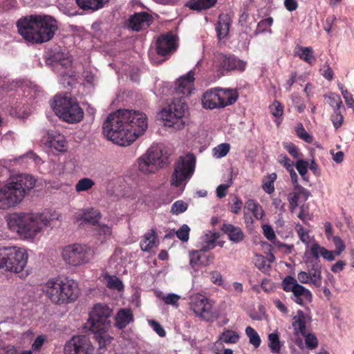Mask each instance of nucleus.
<instances>
[{"mask_svg": "<svg viewBox=\"0 0 354 354\" xmlns=\"http://www.w3.org/2000/svg\"><path fill=\"white\" fill-rule=\"evenodd\" d=\"M147 127V117L144 113L120 109L108 115L103 124V133L114 144L127 147L144 134Z\"/></svg>", "mask_w": 354, "mask_h": 354, "instance_id": "nucleus-1", "label": "nucleus"}, {"mask_svg": "<svg viewBox=\"0 0 354 354\" xmlns=\"http://www.w3.org/2000/svg\"><path fill=\"white\" fill-rule=\"evenodd\" d=\"M59 218L57 214H52L48 216L39 213H15L8 217L7 224L8 228L22 239L32 241L45 227L50 225V221Z\"/></svg>", "mask_w": 354, "mask_h": 354, "instance_id": "nucleus-2", "label": "nucleus"}, {"mask_svg": "<svg viewBox=\"0 0 354 354\" xmlns=\"http://www.w3.org/2000/svg\"><path fill=\"white\" fill-rule=\"evenodd\" d=\"M19 34L29 42L41 44L50 40L57 26L50 16L30 15L17 21Z\"/></svg>", "mask_w": 354, "mask_h": 354, "instance_id": "nucleus-3", "label": "nucleus"}, {"mask_svg": "<svg viewBox=\"0 0 354 354\" xmlns=\"http://www.w3.org/2000/svg\"><path fill=\"white\" fill-rule=\"evenodd\" d=\"M35 183V178L28 174L11 176L0 188V209H8L19 204Z\"/></svg>", "mask_w": 354, "mask_h": 354, "instance_id": "nucleus-4", "label": "nucleus"}, {"mask_svg": "<svg viewBox=\"0 0 354 354\" xmlns=\"http://www.w3.org/2000/svg\"><path fill=\"white\" fill-rule=\"evenodd\" d=\"M41 292L51 303L63 305L76 300L79 288L77 282L73 279L54 277L41 285Z\"/></svg>", "mask_w": 354, "mask_h": 354, "instance_id": "nucleus-5", "label": "nucleus"}, {"mask_svg": "<svg viewBox=\"0 0 354 354\" xmlns=\"http://www.w3.org/2000/svg\"><path fill=\"white\" fill-rule=\"evenodd\" d=\"M112 310L104 304H96L89 313L86 327L96 335L100 348L109 344L112 338L106 333L111 327Z\"/></svg>", "mask_w": 354, "mask_h": 354, "instance_id": "nucleus-6", "label": "nucleus"}, {"mask_svg": "<svg viewBox=\"0 0 354 354\" xmlns=\"http://www.w3.org/2000/svg\"><path fill=\"white\" fill-rule=\"evenodd\" d=\"M51 106L56 115L68 124L78 123L84 118L83 109L78 102L71 96L57 95Z\"/></svg>", "mask_w": 354, "mask_h": 354, "instance_id": "nucleus-7", "label": "nucleus"}, {"mask_svg": "<svg viewBox=\"0 0 354 354\" xmlns=\"http://www.w3.org/2000/svg\"><path fill=\"white\" fill-rule=\"evenodd\" d=\"M187 114V105L181 100H175L159 111L158 118L165 127L177 131L185 127Z\"/></svg>", "mask_w": 354, "mask_h": 354, "instance_id": "nucleus-8", "label": "nucleus"}, {"mask_svg": "<svg viewBox=\"0 0 354 354\" xmlns=\"http://www.w3.org/2000/svg\"><path fill=\"white\" fill-rule=\"evenodd\" d=\"M95 256V250L87 245L68 244L61 250V257L70 268H79L91 263Z\"/></svg>", "mask_w": 354, "mask_h": 354, "instance_id": "nucleus-9", "label": "nucleus"}, {"mask_svg": "<svg viewBox=\"0 0 354 354\" xmlns=\"http://www.w3.org/2000/svg\"><path fill=\"white\" fill-rule=\"evenodd\" d=\"M196 167V157L191 153L180 156L174 165L171 185L184 188L193 176Z\"/></svg>", "mask_w": 354, "mask_h": 354, "instance_id": "nucleus-10", "label": "nucleus"}, {"mask_svg": "<svg viewBox=\"0 0 354 354\" xmlns=\"http://www.w3.org/2000/svg\"><path fill=\"white\" fill-rule=\"evenodd\" d=\"M213 306V301L205 295L195 294L191 297L189 308L203 320L212 322L218 317V313Z\"/></svg>", "mask_w": 354, "mask_h": 354, "instance_id": "nucleus-11", "label": "nucleus"}, {"mask_svg": "<svg viewBox=\"0 0 354 354\" xmlns=\"http://www.w3.org/2000/svg\"><path fill=\"white\" fill-rule=\"evenodd\" d=\"M4 257L6 269L19 273L27 265L28 254L25 248L14 246L4 248Z\"/></svg>", "mask_w": 354, "mask_h": 354, "instance_id": "nucleus-12", "label": "nucleus"}, {"mask_svg": "<svg viewBox=\"0 0 354 354\" xmlns=\"http://www.w3.org/2000/svg\"><path fill=\"white\" fill-rule=\"evenodd\" d=\"M53 59L54 70L61 76L62 84L72 86L74 82L73 73L62 71V69H68L71 66L72 60L69 53L59 51L54 54Z\"/></svg>", "mask_w": 354, "mask_h": 354, "instance_id": "nucleus-13", "label": "nucleus"}, {"mask_svg": "<svg viewBox=\"0 0 354 354\" xmlns=\"http://www.w3.org/2000/svg\"><path fill=\"white\" fill-rule=\"evenodd\" d=\"M94 348L85 335H77L67 341L64 346V354H92Z\"/></svg>", "mask_w": 354, "mask_h": 354, "instance_id": "nucleus-14", "label": "nucleus"}, {"mask_svg": "<svg viewBox=\"0 0 354 354\" xmlns=\"http://www.w3.org/2000/svg\"><path fill=\"white\" fill-rule=\"evenodd\" d=\"M282 286L285 291L293 293V300L298 304L302 305L304 301L312 300L310 291L299 284L292 277H286L282 281Z\"/></svg>", "mask_w": 354, "mask_h": 354, "instance_id": "nucleus-15", "label": "nucleus"}, {"mask_svg": "<svg viewBox=\"0 0 354 354\" xmlns=\"http://www.w3.org/2000/svg\"><path fill=\"white\" fill-rule=\"evenodd\" d=\"M178 46L176 36L167 33L158 38L156 50L161 56H169L176 50Z\"/></svg>", "mask_w": 354, "mask_h": 354, "instance_id": "nucleus-16", "label": "nucleus"}, {"mask_svg": "<svg viewBox=\"0 0 354 354\" xmlns=\"http://www.w3.org/2000/svg\"><path fill=\"white\" fill-rule=\"evenodd\" d=\"M145 153L159 169L162 168L168 164L169 155L167 147L162 144H155L151 145Z\"/></svg>", "mask_w": 354, "mask_h": 354, "instance_id": "nucleus-17", "label": "nucleus"}, {"mask_svg": "<svg viewBox=\"0 0 354 354\" xmlns=\"http://www.w3.org/2000/svg\"><path fill=\"white\" fill-rule=\"evenodd\" d=\"M308 265V272L301 271L298 273L297 279L301 283H313L315 286H319L322 283L320 266L318 263Z\"/></svg>", "mask_w": 354, "mask_h": 354, "instance_id": "nucleus-18", "label": "nucleus"}, {"mask_svg": "<svg viewBox=\"0 0 354 354\" xmlns=\"http://www.w3.org/2000/svg\"><path fill=\"white\" fill-rule=\"evenodd\" d=\"M217 59L220 62V66L222 69L226 71H238L242 72L245 71L247 65L246 62L234 55L227 56L221 54L218 56Z\"/></svg>", "mask_w": 354, "mask_h": 354, "instance_id": "nucleus-19", "label": "nucleus"}, {"mask_svg": "<svg viewBox=\"0 0 354 354\" xmlns=\"http://www.w3.org/2000/svg\"><path fill=\"white\" fill-rule=\"evenodd\" d=\"M44 142L45 145L59 152L67 150V141L64 136L57 131L48 132L44 137Z\"/></svg>", "mask_w": 354, "mask_h": 354, "instance_id": "nucleus-20", "label": "nucleus"}, {"mask_svg": "<svg viewBox=\"0 0 354 354\" xmlns=\"http://www.w3.org/2000/svg\"><path fill=\"white\" fill-rule=\"evenodd\" d=\"M251 214L257 219H261L264 215V212L262 207L257 202L252 199H248L246 201L243 208L244 219L247 224L253 223Z\"/></svg>", "mask_w": 354, "mask_h": 354, "instance_id": "nucleus-21", "label": "nucleus"}, {"mask_svg": "<svg viewBox=\"0 0 354 354\" xmlns=\"http://www.w3.org/2000/svg\"><path fill=\"white\" fill-rule=\"evenodd\" d=\"M194 72L189 71L186 75L178 78L176 82L175 91L176 93L183 96L189 95L194 89Z\"/></svg>", "mask_w": 354, "mask_h": 354, "instance_id": "nucleus-22", "label": "nucleus"}, {"mask_svg": "<svg viewBox=\"0 0 354 354\" xmlns=\"http://www.w3.org/2000/svg\"><path fill=\"white\" fill-rule=\"evenodd\" d=\"M310 322L311 318L308 315H306L301 310H298L292 319V326L295 335L304 336L307 332V327Z\"/></svg>", "mask_w": 354, "mask_h": 354, "instance_id": "nucleus-23", "label": "nucleus"}, {"mask_svg": "<svg viewBox=\"0 0 354 354\" xmlns=\"http://www.w3.org/2000/svg\"><path fill=\"white\" fill-rule=\"evenodd\" d=\"M151 20V16L146 12L136 13L130 17L129 26L133 30L139 31L148 27Z\"/></svg>", "mask_w": 354, "mask_h": 354, "instance_id": "nucleus-24", "label": "nucleus"}, {"mask_svg": "<svg viewBox=\"0 0 354 354\" xmlns=\"http://www.w3.org/2000/svg\"><path fill=\"white\" fill-rule=\"evenodd\" d=\"M216 88L206 91L202 97V105L207 109L221 108Z\"/></svg>", "mask_w": 354, "mask_h": 354, "instance_id": "nucleus-25", "label": "nucleus"}, {"mask_svg": "<svg viewBox=\"0 0 354 354\" xmlns=\"http://www.w3.org/2000/svg\"><path fill=\"white\" fill-rule=\"evenodd\" d=\"M138 170L145 175L156 173L160 169L145 153L138 159Z\"/></svg>", "mask_w": 354, "mask_h": 354, "instance_id": "nucleus-26", "label": "nucleus"}, {"mask_svg": "<svg viewBox=\"0 0 354 354\" xmlns=\"http://www.w3.org/2000/svg\"><path fill=\"white\" fill-rule=\"evenodd\" d=\"M221 230L227 235L228 239L234 243H239L244 239L245 235L242 230L230 223L223 224Z\"/></svg>", "mask_w": 354, "mask_h": 354, "instance_id": "nucleus-27", "label": "nucleus"}, {"mask_svg": "<svg viewBox=\"0 0 354 354\" xmlns=\"http://www.w3.org/2000/svg\"><path fill=\"white\" fill-rule=\"evenodd\" d=\"M323 247L317 243H313L306 250L304 255V260L308 264H315L319 261V256H322Z\"/></svg>", "mask_w": 354, "mask_h": 354, "instance_id": "nucleus-28", "label": "nucleus"}, {"mask_svg": "<svg viewBox=\"0 0 354 354\" xmlns=\"http://www.w3.org/2000/svg\"><path fill=\"white\" fill-rule=\"evenodd\" d=\"M115 326L119 329L125 328L128 324L133 321V315L131 309L122 308L118 310L115 317Z\"/></svg>", "mask_w": 354, "mask_h": 354, "instance_id": "nucleus-29", "label": "nucleus"}, {"mask_svg": "<svg viewBox=\"0 0 354 354\" xmlns=\"http://www.w3.org/2000/svg\"><path fill=\"white\" fill-rule=\"evenodd\" d=\"M216 91L221 108L232 104L237 100L238 95L234 90L216 88Z\"/></svg>", "mask_w": 354, "mask_h": 354, "instance_id": "nucleus-30", "label": "nucleus"}, {"mask_svg": "<svg viewBox=\"0 0 354 354\" xmlns=\"http://www.w3.org/2000/svg\"><path fill=\"white\" fill-rule=\"evenodd\" d=\"M294 55L310 65L314 64L316 61L313 50L310 47L297 46L294 50Z\"/></svg>", "mask_w": 354, "mask_h": 354, "instance_id": "nucleus-31", "label": "nucleus"}, {"mask_svg": "<svg viewBox=\"0 0 354 354\" xmlns=\"http://www.w3.org/2000/svg\"><path fill=\"white\" fill-rule=\"evenodd\" d=\"M230 18L227 15H221L216 26V32L219 39L225 38L229 32Z\"/></svg>", "mask_w": 354, "mask_h": 354, "instance_id": "nucleus-32", "label": "nucleus"}, {"mask_svg": "<svg viewBox=\"0 0 354 354\" xmlns=\"http://www.w3.org/2000/svg\"><path fill=\"white\" fill-rule=\"evenodd\" d=\"M100 218V212L93 208L82 210V214H80L81 220L93 225H95L99 221Z\"/></svg>", "mask_w": 354, "mask_h": 354, "instance_id": "nucleus-33", "label": "nucleus"}, {"mask_svg": "<svg viewBox=\"0 0 354 354\" xmlns=\"http://www.w3.org/2000/svg\"><path fill=\"white\" fill-rule=\"evenodd\" d=\"M220 234L218 232L209 231L205 233L202 237V250L207 251L214 249L216 247V241L219 238Z\"/></svg>", "mask_w": 354, "mask_h": 354, "instance_id": "nucleus-34", "label": "nucleus"}, {"mask_svg": "<svg viewBox=\"0 0 354 354\" xmlns=\"http://www.w3.org/2000/svg\"><path fill=\"white\" fill-rule=\"evenodd\" d=\"M156 246V235L154 230L147 232L140 242V248L142 251L147 252Z\"/></svg>", "mask_w": 354, "mask_h": 354, "instance_id": "nucleus-35", "label": "nucleus"}, {"mask_svg": "<svg viewBox=\"0 0 354 354\" xmlns=\"http://www.w3.org/2000/svg\"><path fill=\"white\" fill-rule=\"evenodd\" d=\"M268 347L271 352L274 354H280L283 346L282 342L279 339V334L277 330L268 334Z\"/></svg>", "mask_w": 354, "mask_h": 354, "instance_id": "nucleus-36", "label": "nucleus"}, {"mask_svg": "<svg viewBox=\"0 0 354 354\" xmlns=\"http://www.w3.org/2000/svg\"><path fill=\"white\" fill-rule=\"evenodd\" d=\"M217 0H190L187 6L192 10H201L213 7Z\"/></svg>", "mask_w": 354, "mask_h": 354, "instance_id": "nucleus-37", "label": "nucleus"}, {"mask_svg": "<svg viewBox=\"0 0 354 354\" xmlns=\"http://www.w3.org/2000/svg\"><path fill=\"white\" fill-rule=\"evenodd\" d=\"M103 281L109 289L121 291L124 288L122 281L115 276L105 274Z\"/></svg>", "mask_w": 354, "mask_h": 354, "instance_id": "nucleus-38", "label": "nucleus"}, {"mask_svg": "<svg viewBox=\"0 0 354 354\" xmlns=\"http://www.w3.org/2000/svg\"><path fill=\"white\" fill-rule=\"evenodd\" d=\"M156 297L162 299L165 304L171 305L176 308H178V301L181 298L180 295L174 293L164 295L162 292H156Z\"/></svg>", "mask_w": 354, "mask_h": 354, "instance_id": "nucleus-39", "label": "nucleus"}, {"mask_svg": "<svg viewBox=\"0 0 354 354\" xmlns=\"http://www.w3.org/2000/svg\"><path fill=\"white\" fill-rule=\"evenodd\" d=\"M108 0H76L77 5L82 9L97 10L101 8Z\"/></svg>", "mask_w": 354, "mask_h": 354, "instance_id": "nucleus-40", "label": "nucleus"}, {"mask_svg": "<svg viewBox=\"0 0 354 354\" xmlns=\"http://www.w3.org/2000/svg\"><path fill=\"white\" fill-rule=\"evenodd\" d=\"M239 340V334L229 329H225L218 337V341L226 344H235Z\"/></svg>", "mask_w": 354, "mask_h": 354, "instance_id": "nucleus-41", "label": "nucleus"}, {"mask_svg": "<svg viewBox=\"0 0 354 354\" xmlns=\"http://www.w3.org/2000/svg\"><path fill=\"white\" fill-rule=\"evenodd\" d=\"M277 179V174L272 173L265 176L263 179L262 188L263 191L269 194L274 191V182Z\"/></svg>", "mask_w": 354, "mask_h": 354, "instance_id": "nucleus-42", "label": "nucleus"}, {"mask_svg": "<svg viewBox=\"0 0 354 354\" xmlns=\"http://www.w3.org/2000/svg\"><path fill=\"white\" fill-rule=\"evenodd\" d=\"M245 334L249 339V342L254 348L259 347L261 340L258 333L251 326H247L245 328Z\"/></svg>", "mask_w": 354, "mask_h": 354, "instance_id": "nucleus-43", "label": "nucleus"}, {"mask_svg": "<svg viewBox=\"0 0 354 354\" xmlns=\"http://www.w3.org/2000/svg\"><path fill=\"white\" fill-rule=\"evenodd\" d=\"M230 148L231 147L229 143H221L213 148L212 155L216 158H221L227 156Z\"/></svg>", "mask_w": 354, "mask_h": 354, "instance_id": "nucleus-44", "label": "nucleus"}, {"mask_svg": "<svg viewBox=\"0 0 354 354\" xmlns=\"http://www.w3.org/2000/svg\"><path fill=\"white\" fill-rule=\"evenodd\" d=\"M95 185L94 181L89 178H83L80 179L75 185V191L77 192H86L91 189Z\"/></svg>", "mask_w": 354, "mask_h": 354, "instance_id": "nucleus-45", "label": "nucleus"}, {"mask_svg": "<svg viewBox=\"0 0 354 354\" xmlns=\"http://www.w3.org/2000/svg\"><path fill=\"white\" fill-rule=\"evenodd\" d=\"M325 98L328 100V103L333 108L334 111L335 109L339 110L343 107L342 100L337 94L330 93L328 95H325Z\"/></svg>", "mask_w": 354, "mask_h": 354, "instance_id": "nucleus-46", "label": "nucleus"}, {"mask_svg": "<svg viewBox=\"0 0 354 354\" xmlns=\"http://www.w3.org/2000/svg\"><path fill=\"white\" fill-rule=\"evenodd\" d=\"M202 248L200 250L192 251L189 253V263L192 267L197 265H203L202 258L204 255Z\"/></svg>", "mask_w": 354, "mask_h": 354, "instance_id": "nucleus-47", "label": "nucleus"}, {"mask_svg": "<svg viewBox=\"0 0 354 354\" xmlns=\"http://www.w3.org/2000/svg\"><path fill=\"white\" fill-rule=\"evenodd\" d=\"M295 167L303 180L308 181V178L306 176L308 173V162L303 159H298L295 162Z\"/></svg>", "mask_w": 354, "mask_h": 354, "instance_id": "nucleus-48", "label": "nucleus"}, {"mask_svg": "<svg viewBox=\"0 0 354 354\" xmlns=\"http://www.w3.org/2000/svg\"><path fill=\"white\" fill-rule=\"evenodd\" d=\"M297 233L300 240L306 245V248H308L309 245L315 242L314 237L310 236L308 232L305 231L301 225L298 227Z\"/></svg>", "mask_w": 354, "mask_h": 354, "instance_id": "nucleus-49", "label": "nucleus"}, {"mask_svg": "<svg viewBox=\"0 0 354 354\" xmlns=\"http://www.w3.org/2000/svg\"><path fill=\"white\" fill-rule=\"evenodd\" d=\"M269 110L270 113L276 118L277 120L281 118L283 114V106L277 100H274L269 106Z\"/></svg>", "mask_w": 354, "mask_h": 354, "instance_id": "nucleus-50", "label": "nucleus"}, {"mask_svg": "<svg viewBox=\"0 0 354 354\" xmlns=\"http://www.w3.org/2000/svg\"><path fill=\"white\" fill-rule=\"evenodd\" d=\"M187 207L188 205L187 203L182 200H178L171 205V213L174 215H178L185 212L187 209Z\"/></svg>", "mask_w": 354, "mask_h": 354, "instance_id": "nucleus-51", "label": "nucleus"}, {"mask_svg": "<svg viewBox=\"0 0 354 354\" xmlns=\"http://www.w3.org/2000/svg\"><path fill=\"white\" fill-rule=\"evenodd\" d=\"M210 281L218 286H223L224 283L221 273L218 270H212L208 272Z\"/></svg>", "mask_w": 354, "mask_h": 354, "instance_id": "nucleus-52", "label": "nucleus"}, {"mask_svg": "<svg viewBox=\"0 0 354 354\" xmlns=\"http://www.w3.org/2000/svg\"><path fill=\"white\" fill-rule=\"evenodd\" d=\"M283 147L293 158L297 159V160L298 159H301V153H299L297 147L293 143L285 142L283 143Z\"/></svg>", "mask_w": 354, "mask_h": 354, "instance_id": "nucleus-53", "label": "nucleus"}, {"mask_svg": "<svg viewBox=\"0 0 354 354\" xmlns=\"http://www.w3.org/2000/svg\"><path fill=\"white\" fill-rule=\"evenodd\" d=\"M190 228L186 224L183 225L176 232L177 237L182 241L186 242L189 237Z\"/></svg>", "mask_w": 354, "mask_h": 354, "instance_id": "nucleus-54", "label": "nucleus"}, {"mask_svg": "<svg viewBox=\"0 0 354 354\" xmlns=\"http://www.w3.org/2000/svg\"><path fill=\"white\" fill-rule=\"evenodd\" d=\"M296 133L300 138L306 142L310 143L313 141V137L308 133L301 124H299L296 127Z\"/></svg>", "mask_w": 354, "mask_h": 354, "instance_id": "nucleus-55", "label": "nucleus"}, {"mask_svg": "<svg viewBox=\"0 0 354 354\" xmlns=\"http://www.w3.org/2000/svg\"><path fill=\"white\" fill-rule=\"evenodd\" d=\"M331 239L335 246V253L337 255H339L346 248V245L343 240L337 236H333V239Z\"/></svg>", "mask_w": 354, "mask_h": 354, "instance_id": "nucleus-56", "label": "nucleus"}, {"mask_svg": "<svg viewBox=\"0 0 354 354\" xmlns=\"http://www.w3.org/2000/svg\"><path fill=\"white\" fill-rule=\"evenodd\" d=\"M304 337L305 344L308 348L313 349L317 346L318 341L314 334L306 333Z\"/></svg>", "mask_w": 354, "mask_h": 354, "instance_id": "nucleus-57", "label": "nucleus"}, {"mask_svg": "<svg viewBox=\"0 0 354 354\" xmlns=\"http://www.w3.org/2000/svg\"><path fill=\"white\" fill-rule=\"evenodd\" d=\"M299 194L297 191L290 193L288 196V201L289 202L290 209L293 212L295 208L298 206Z\"/></svg>", "mask_w": 354, "mask_h": 354, "instance_id": "nucleus-58", "label": "nucleus"}, {"mask_svg": "<svg viewBox=\"0 0 354 354\" xmlns=\"http://www.w3.org/2000/svg\"><path fill=\"white\" fill-rule=\"evenodd\" d=\"M278 162L281 165H283L286 170H288L295 165L294 162L292 161L288 156L285 154H281L278 156Z\"/></svg>", "mask_w": 354, "mask_h": 354, "instance_id": "nucleus-59", "label": "nucleus"}, {"mask_svg": "<svg viewBox=\"0 0 354 354\" xmlns=\"http://www.w3.org/2000/svg\"><path fill=\"white\" fill-rule=\"evenodd\" d=\"M331 120L336 129H338L339 127H341L344 121V118L339 110L335 109L334 114L331 116Z\"/></svg>", "mask_w": 354, "mask_h": 354, "instance_id": "nucleus-60", "label": "nucleus"}, {"mask_svg": "<svg viewBox=\"0 0 354 354\" xmlns=\"http://www.w3.org/2000/svg\"><path fill=\"white\" fill-rule=\"evenodd\" d=\"M264 236L272 243L276 240V235L272 227L269 225H264L262 227Z\"/></svg>", "mask_w": 354, "mask_h": 354, "instance_id": "nucleus-61", "label": "nucleus"}, {"mask_svg": "<svg viewBox=\"0 0 354 354\" xmlns=\"http://www.w3.org/2000/svg\"><path fill=\"white\" fill-rule=\"evenodd\" d=\"M339 87L342 91V94L343 95V97L345 100L346 105L348 107L354 109V100L351 94L347 90H344L343 86L342 85L339 86Z\"/></svg>", "mask_w": 354, "mask_h": 354, "instance_id": "nucleus-62", "label": "nucleus"}, {"mask_svg": "<svg viewBox=\"0 0 354 354\" xmlns=\"http://www.w3.org/2000/svg\"><path fill=\"white\" fill-rule=\"evenodd\" d=\"M273 245L274 247L281 250V251L285 254H290L292 252L294 245H288L285 243H282L278 241H274L273 242Z\"/></svg>", "mask_w": 354, "mask_h": 354, "instance_id": "nucleus-63", "label": "nucleus"}, {"mask_svg": "<svg viewBox=\"0 0 354 354\" xmlns=\"http://www.w3.org/2000/svg\"><path fill=\"white\" fill-rule=\"evenodd\" d=\"M233 203L231 205V212L233 214H237L240 212V211L242 209L243 207V202L242 201L238 198L237 196H235L233 200Z\"/></svg>", "mask_w": 354, "mask_h": 354, "instance_id": "nucleus-64", "label": "nucleus"}]
</instances>
